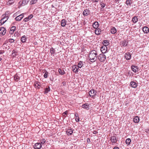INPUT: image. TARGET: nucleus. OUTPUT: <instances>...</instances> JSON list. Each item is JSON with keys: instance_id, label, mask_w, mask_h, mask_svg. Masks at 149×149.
I'll use <instances>...</instances> for the list:
<instances>
[{"instance_id": "1", "label": "nucleus", "mask_w": 149, "mask_h": 149, "mask_svg": "<svg viewBox=\"0 0 149 149\" xmlns=\"http://www.w3.org/2000/svg\"><path fill=\"white\" fill-rule=\"evenodd\" d=\"M97 55V52L95 50H93L90 52L88 58L90 60L91 62L95 61L97 58L96 56Z\"/></svg>"}, {"instance_id": "2", "label": "nucleus", "mask_w": 149, "mask_h": 149, "mask_svg": "<svg viewBox=\"0 0 149 149\" xmlns=\"http://www.w3.org/2000/svg\"><path fill=\"white\" fill-rule=\"evenodd\" d=\"M98 59L101 62H103L106 59V56L103 54H100L98 56Z\"/></svg>"}, {"instance_id": "3", "label": "nucleus", "mask_w": 149, "mask_h": 149, "mask_svg": "<svg viewBox=\"0 0 149 149\" xmlns=\"http://www.w3.org/2000/svg\"><path fill=\"white\" fill-rule=\"evenodd\" d=\"M128 42L127 40H122L120 42V47H126L128 44Z\"/></svg>"}, {"instance_id": "4", "label": "nucleus", "mask_w": 149, "mask_h": 149, "mask_svg": "<svg viewBox=\"0 0 149 149\" xmlns=\"http://www.w3.org/2000/svg\"><path fill=\"white\" fill-rule=\"evenodd\" d=\"M96 92L94 89H92L89 92V95L90 97H93L96 95Z\"/></svg>"}, {"instance_id": "5", "label": "nucleus", "mask_w": 149, "mask_h": 149, "mask_svg": "<svg viewBox=\"0 0 149 149\" xmlns=\"http://www.w3.org/2000/svg\"><path fill=\"white\" fill-rule=\"evenodd\" d=\"M100 50L103 54L105 53L107 51V47L104 45L102 46L100 49Z\"/></svg>"}, {"instance_id": "6", "label": "nucleus", "mask_w": 149, "mask_h": 149, "mask_svg": "<svg viewBox=\"0 0 149 149\" xmlns=\"http://www.w3.org/2000/svg\"><path fill=\"white\" fill-rule=\"evenodd\" d=\"M42 147L40 143H37L35 144L34 147L35 149H40Z\"/></svg>"}, {"instance_id": "7", "label": "nucleus", "mask_w": 149, "mask_h": 149, "mask_svg": "<svg viewBox=\"0 0 149 149\" xmlns=\"http://www.w3.org/2000/svg\"><path fill=\"white\" fill-rule=\"evenodd\" d=\"M0 33L3 36L6 33V29L4 27H1L0 28Z\"/></svg>"}, {"instance_id": "8", "label": "nucleus", "mask_w": 149, "mask_h": 149, "mask_svg": "<svg viewBox=\"0 0 149 149\" xmlns=\"http://www.w3.org/2000/svg\"><path fill=\"white\" fill-rule=\"evenodd\" d=\"M125 57L127 60H130L131 58V56L129 52H127L125 53Z\"/></svg>"}, {"instance_id": "9", "label": "nucleus", "mask_w": 149, "mask_h": 149, "mask_svg": "<svg viewBox=\"0 0 149 149\" xmlns=\"http://www.w3.org/2000/svg\"><path fill=\"white\" fill-rule=\"evenodd\" d=\"M33 15L32 14H31L30 15L24 19L23 21L24 22H26L30 20L33 17Z\"/></svg>"}, {"instance_id": "10", "label": "nucleus", "mask_w": 149, "mask_h": 149, "mask_svg": "<svg viewBox=\"0 0 149 149\" xmlns=\"http://www.w3.org/2000/svg\"><path fill=\"white\" fill-rule=\"evenodd\" d=\"M111 142L113 143H115L116 142L117 140L116 137L115 136H111L110 139Z\"/></svg>"}, {"instance_id": "11", "label": "nucleus", "mask_w": 149, "mask_h": 149, "mask_svg": "<svg viewBox=\"0 0 149 149\" xmlns=\"http://www.w3.org/2000/svg\"><path fill=\"white\" fill-rule=\"evenodd\" d=\"M24 17L23 14H22L16 17L15 19L16 21H20Z\"/></svg>"}, {"instance_id": "12", "label": "nucleus", "mask_w": 149, "mask_h": 149, "mask_svg": "<svg viewBox=\"0 0 149 149\" xmlns=\"http://www.w3.org/2000/svg\"><path fill=\"white\" fill-rule=\"evenodd\" d=\"M6 16V14H4L2 15V18L0 20V23L1 24V25L3 24L6 21V20H4V18Z\"/></svg>"}, {"instance_id": "13", "label": "nucleus", "mask_w": 149, "mask_h": 149, "mask_svg": "<svg viewBox=\"0 0 149 149\" xmlns=\"http://www.w3.org/2000/svg\"><path fill=\"white\" fill-rule=\"evenodd\" d=\"M132 70L135 73L138 72V68L137 66L134 65H133L132 66Z\"/></svg>"}, {"instance_id": "14", "label": "nucleus", "mask_w": 149, "mask_h": 149, "mask_svg": "<svg viewBox=\"0 0 149 149\" xmlns=\"http://www.w3.org/2000/svg\"><path fill=\"white\" fill-rule=\"evenodd\" d=\"M81 107L82 108L87 110L89 109V105L88 103H85L83 104Z\"/></svg>"}, {"instance_id": "15", "label": "nucleus", "mask_w": 149, "mask_h": 149, "mask_svg": "<svg viewBox=\"0 0 149 149\" xmlns=\"http://www.w3.org/2000/svg\"><path fill=\"white\" fill-rule=\"evenodd\" d=\"M90 12V10L88 9H85L83 12V14L84 16H87L88 15V13Z\"/></svg>"}, {"instance_id": "16", "label": "nucleus", "mask_w": 149, "mask_h": 149, "mask_svg": "<svg viewBox=\"0 0 149 149\" xmlns=\"http://www.w3.org/2000/svg\"><path fill=\"white\" fill-rule=\"evenodd\" d=\"M99 26L98 22H95L93 24V28L95 29H98Z\"/></svg>"}, {"instance_id": "17", "label": "nucleus", "mask_w": 149, "mask_h": 149, "mask_svg": "<svg viewBox=\"0 0 149 149\" xmlns=\"http://www.w3.org/2000/svg\"><path fill=\"white\" fill-rule=\"evenodd\" d=\"M130 85L131 87L135 88L137 87V84L136 82L132 81L130 82Z\"/></svg>"}, {"instance_id": "18", "label": "nucleus", "mask_w": 149, "mask_h": 149, "mask_svg": "<svg viewBox=\"0 0 149 149\" xmlns=\"http://www.w3.org/2000/svg\"><path fill=\"white\" fill-rule=\"evenodd\" d=\"M143 32L147 33L149 31V29L148 27L146 26L144 27L142 29Z\"/></svg>"}, {"instance_id": "19", "label": "nucleus", "mask_w": 149, "mask_h": 149, "mask_svg": "<svg viewBox=\"0 0 149 149\" xmlns=\"http://www.w3.org/2000/svg\"><path fill=\"white\" fill-rule=\"evenodd\" d=\"M134 122L136 123H138L139 121V118L137 116L134 117Z\"/></svg>"}, {"instance_id": "20", "label": "nucleus", "mask_w": 149, "mask_h": 149, "mask_svg": "<svg viewBox=\"0 0 149 149\" xmlns=\"http://www.w3.org/2000/svg\"><path fill=\"white\" fill-rule=\"evenodd\" d=\"M109 41L108 40H104L102 42V44L104 46H107L109 44Z\"/></svg>"}, {"instance_id": "21", "label": "nucleus", "mask_w": 149, "mask_h": 149, "mask_svg": "<svg viewBox=\"0 0 149 149\" xmlns=\"http://www.w3.org/2000/svg\"><path fill=\"white\" fill-rule=\"evenodd\" d=\"M66 23L67 21L66 20L63 19L61 21V25L62 26H65L66 24Z\"/></svg>"}, {"instance_id": "22", "label": "nucleus", "mask_w": 149, "mask_h": 149, "mask_svg": "<svg viewBox=\"0 0 149 149\" xmlns=\"http://www.w3.org/2000/svg\"><path fill=\"white\" fill-rule=\"evenodd\" d=\"M50 52L52 55V54H55L56 51L53 47H52L50 49Z\"/></svg>"}, {"instance_id": "23", "label": "nucleus", "mask_w": 149, "mask_h": 149, "mask_svg": "<svg viewBox=\"0 0 149 149\" xmlns=\"http://www.w3.org/2000/svg\"><path fill=\"white\" fill-rule=\"evenodd\" d=\"M77 66L76 65L73 66L72 67V71L75 73L78 72V68H77Z\"/></svg>"}, {"instance_id": "24", "label": "nucleus", "mask_w": 149, "mask_h": 149, "mask_svg": "<svg viewBox=\"0 0 149 149\" xmlns=\"http://www.w3.org/2000/svg\"><path fill=\"white\" fill-rule=\"evenodd\" d=\"M73 132V130L71 129H69L67 130L66 133H67V134L68 135H71Z\"/></svg>"}, {"instance_id": "25", "label": "nucleus", "mask_w": 149, "mask_h": 149, "mask_svg": "<svg viewBox=\"0 0 149 149\" xmlns=\"http://www.w3.org/2000/svg\"><path fill=\"white\" fill-rule=\"evenodd\" d=\"M137 17L138 16H135L133 17L132 21L133 22L136 23L138 21V19Z\"/></svg>"}, {"instance_id": "26", "label": "nucleus", "mask_w": 149, "mask_h": 149, "mask_svg": "<svg viewBox=\"0 0 149 149\" xmlns=\"http://www.w3.org/2000/svg\"><path fill=\"white\" fill-rule=\"evenodd\" d=\"M50 91L49 87L48 86L44 89V93L46 94Z\"/></svg>"}, {"instance_id": "27", "label": "nucleus", "mask_w": 149, "mask_h": 149, "mask_svg": "<svg viewBox=\"0 0 149 149\" xmlns=\"http://www.w3.org/2000/svg\"><path fill=\"white\" fill-rule=\"evenodd\" d=\"M116 32V29L114 27H113L112 28L111 30V32L112 34H115Z\"/></svg>"}, {"instance_id": "28", "label": "nucleus", "mask_w": 149, "mask_h": 149, "mask_svg": "<svg viewBox=\"0 0 149 149\" xmlns=\"http://www.w3.org/2000/svg\"><path fill=\"white\" fill-rule=\"evenodd\" d=\"M26 38L25 36H23L22 37L21 40L22 42L23 43H24L26 42Z\"/></svg>"}, {"instance_id": "29", "label": "nucleus", "mask_w": 149, "mask_h": 149, "mask_svg": "<svg viewBox=\"0 0 149 149\" xmlns=\"http://www.w3.org/2000/svg\"><path fill=\"white\" fill-rule=\"evenodd\" d=\"M14 78L15 80L17 81H18L19 79V77L18 76L17 74L14 76Z\"/></svg>"}, {"instance_id": "30", "label": "nucleus", "mask_w": 149, "mask_h": 149, "mask_svg": "<svg viewBox=\"0 0 149 149\" xmlns=\"http://www.w3.org/2000/svg\"><path fill=\"white\" fill-rule=\"evenodd\" d=\"M14 0H9L7 2V5H10L13 4L14 3Z\"/></svg>"}, {"instance_id": "31", "label": "nucleus", "mask_w": 149, "mask_h": 149, "mask_svg": "<svg viewBox=\"0 0 149 149\" xmlns=\"http://www.w3.org/2000/svg\"><path fill=\"white\" fill-rule=\"evenodd\" d=\"M131 141L130 139L128 138L125 141V143L127 145H129L130 144Z\"/></svg>"}, {"instance_id": "32", "label": "nucleus", "mask_w": 149, "mask_h": 149, "mask_svg": "<svg viewBox=\"0 0 149 149\" xmlns=\"http://www.w3.org/2000/svg\"><path fill=\"white\" fill-rule=\"evenodd\" d=\"M58 72L61 75H63L65 73L64 71L63 70H62L60 68L58 69Z\"/></svg>"}, {"instance_id": "33", "label": "nucleus", "mask_w": 149, "mask_h": 149, "mask_svg": "<svg viewBox=\"0 0 149 149\" xmlns=\"http://www.w3.org/2000/svg\"><path fill=\"white\" fill-rule=\"evenodd\" d=\"M83 65V62L82 61H79L78 64V66L77 67H78V68H81L82 67Z\"/></svg>"}, {"instance_id": "34", "label": "nucleus", "mask_w": 149, "mask_h": 149, "mask_svg": "<svg viewBox=\"0 0 149 149\" xmlns=\"http://www.w3.org/2000/svg\"><path fill=\"white\" fill-rule=\"evenodd\" d=\"M132 3L131 0H127L126 2V4L128 6H130Z\"/></svg>"}, {"instance_id": "35", "label": "nucleus", "mask_w": 149, "mask_h": 149, "mask_svg": "<svg viewBox=\"0 0 149 149\" xmlns=\"http://www.w3.org/2000/svg\"><path fill=\"white\" fill-rule=\"evenodd\" d=\"M29 0H23L22 2V5H24L25 4H27Z\"/></svg>"}, {"instance_id": "36", "label": "nucleus", "mask_w": 149, "mask_h": 149, "mask_svg": "<svg viewBox=\"0 0 149 149\" xmlns=\"http://www.w3.org/2000/svg\"><path fill=\"white\" fill-rule=\"evenodd\" d=\"M17 52L15 50H13L12 51V55L13 57H15L17 55Z\"/></svg>"}, {"instance_id": "37", "label": "nucleus", "mask_w": 149, "mask_h": 149, "mask_svg": "<svg viewBox=\"0 0 149 149\" xmlns=\"http://www.w3.org/2000/svg\"><path fill=\"white\" fill-rule=\"evenodd\" d=\"M100 4L102 8H104L106 5V4L104 3L103 1L100 2Z\"/></svg>"}, {"instance_id": "38", "label": "nucleus", "mask_w": 149, "mask_h": 149, "mask_svg": "<svg viewBox=\"0 0 149 149\" xmlns=\"http://www.w3.org/2000/svg\"><path fill=\"white\" fill-rule=\"evenodd\" d=\"M98 29L99 28L97 29H95V34L97 35H100V32H99V31H98Z\"/></svg>"}, {"instance_id": "39", "label": "nucleus", "mask_w": 149, "mask_h": 149, "mask_svg": "<svg viewBox=\"0 0 149 149\" xmlns=\"http://www.w3.org/2000/svg\"><path fill=\"white\" fill-rule=\"evenodd\" d=\"M37 0H31V1L30 4L32 5L36 3L37 2Z\"/></svg>"}, {"instance_id": "40", "label": "nucleus", "mask_w": 149, "mask_h": 149, "mask_svg": "<svg viewBox=\"0 0 149 149\" xmlns=\"http://www.w3.org/2000/svg\"><path fill=\"white\" fill-rule=\"evenodd\" d=\"M45 142V139H42L40 140V142L41 145L44 144Z\"/></svg>"}, {"instance_id": "41", "label": "nucleus", "mask_w": 149, "mask_h": 149, "mask_svg": "<svg viewBox=\"0 0 149 149\" xmlns=\"http://www.w3.org/2000/svg\"><path fill=\"white\" fill-rule=\"evenodd\" d=\"M16 29V27L15 26H12L10 29L11 30H12L13 31H15Z\"/></svg>"}, {"instance_id": "42", "label": "nucleus", "mask_w": 149, "mask_h": 149, "mask_svg": "<svg viewBox=\"0 0 149 149\" xmlns=\"http://www.w3.org/2000/svg\"><path fill=\"white\" fill-rule=\"evenodd\" d=\"M35 86L36 88L38 87V88H39L40 87H38L39 86H40L39 82L35 83Z\"/></svg>"}, {"instance_id": "43", "label": "nucleus", "mask_w": 149, "mask_h": 149, "mask_svg": "<svg viewBox=\"0 0 149 149\" xmlns=\"http://www.w3.org/2000/svg\"><path fill=\"white\" fill-rule=\"evenodd\" d=\"M48 72L47 71H46L44 74V77L45 78H47V74H48Z\"/></svg>"}, {"instance_id": "44", "label": "nucleus", "mask_w": 149, "mask_h": 149, "mask_svg": "<svg viewBox=\"0 0 149 149\" xmlns=\"http://www.w3.org/2000/svg\"><path fill=\"white\" fill-rule=\"evenodd\" d=\"M14 40L13 39H10L9 40V41L10 43H13L14 42Z\"/></svg>"}, {"instance_id": "45", "label": "nucleus", "mask_w": 149, "mask_h": 149, "mask_svg": "<svg viewBox=\"0 0 149 149\" xmlns=\"http://www.w3.org/2000/svg\"><path fill=\"white\" fill-rule=\"evenodd\" d=\"M14 36L15 37L18 36V33L17 32H15V33L14 34Z\"/></svg>"}, {"instance_id": "46", "label": "nucleus", "mask_w": 149, "mask_h": 149, "mask_svg": "<svg viewBox=\"0 0 149 149\" xmlns=\"http://www.w3.org/2000/svg\"><path fill=\"white\" fill-rule=\"evenodd\" d=\"M62 84L63 86H65L66 84V82L65 81H63L62 82Z\"/></svg>"}, {"instance_id": "47", "label": "nucleus", "mask_w": 149, "mask_h": 149, "mask_svg": "<svg viewBox=\"0 0 149 149\" xmlns=\"http://www.w3.org/2000/svg\"><path fill=\"white\" fill-rule=\"evenodd\" d=\"M14 32V31L11 30L10 29V30L9 32V33L10 34H13V33Z\"/></svg>"}, {"instance_id": "48", "label": "nucleus", "mask_w": 149, "mask_h": 149, "mask_svg": "<svg viewBox=\"0 0 149 149\" xmlns=\"http://www.w3.org/2000/svg\"><path fill=\"white\" fill-rule=\"evenodd\" d=\"M98 133V132L97 131H95V130H94L93 131V134H96L97 133Z\"/></svg>"}, {"instance_id": "49", "label": "nucleus", "mask_w": 149, "mask_h": 149, "mask_svg": "<svg viewBox=\"0 0 149 149\" xmlns=\"http://www.w3.org/2000/svg\"><path fill=\"white\" fill-rule=\"evenodd\" d=\"M75 120L76 122H78L79 121V118H76Z\"/></svg>"}, {"instance_id": "50", "label": "nucleus", "mask_w": 149, "mask_h": 149, "mask_svg": "<svg viewBox=\"0 0 149 149\" xmlns=\"http://www.w3.org/2000/svg\"><path fill=\"white\" fill-rule=\"evenodd\" d=\"M4 19L6 18V21L8 19V16H6L5 17H4Z\"/></svg>"}, {"instance_id": "51", "label": "nucleus", "mask_w": 149, "mask_h": 149, "mask_svg": "<svg viewBox=\"0 0 149 149\" xmlns=\"http://www.w3.org/2000/svg\"><path fill=\"white\" fill-rule=\"evenodd\" d=\"M99 0H93V2H97Z\"/></svg>"}, {"instance_id": "52", "label": "nucleus", "mask_w": 149, "mask_h": 149, "mask_svg": "<svg viewBox=\"0 0 149 149\" xmlns=\"http://www.w3.org/2000/svg\"><path fill=\"white\" fill-rule=\"evenodd\" d=\"M87 142H88L89 143L91 142L90 139L89 138H88L87 139Z\"/></svg>"}, {"instance_id": "53", "label": "nucleus", "mask_w": 149, "mask_h": 149, "mask_svg": "<svg viewBox=\"0 0 149 149\" xmlns=\"http://www.w3.org/2000/svg\"><path fill=\"white\" fill-rule=\"evenodd\" d=\"M4 52L3 51L0 50V54H2Z\"/></svg>"}, {"instance_id": "54", "label": "nucleus", "mask_w": 149, "mask_h": 149, "mask_svg": "<svg viewBox=\"0 0 149 149\" xmlns=\"http://www.w3.org/2000/svg\"><path fill=\"white\" fill-rule=\"evenodd\" d=\"M113 149H119V148L118 147H115Z\"/></svg>"}, {"instance_id": "55", "label": "nucleus", "mask_w": 149, "mask_h": 149, "mask_svg": "<svg viewBox=\"0 0 149 149\" xmlns=\"http://www.w3.org/2000/svg\"><path fill=\"white\" fill-rule=\"evenodd\" d=\"M67 113H68L67 111H65L63 113V114H65V115H67Z\"/></svg>"}, {"instance_id": "56", "label": "nucleus", "mask_w": 149, "mask_h": 149, "mask_svg": "<svg viewBox=\"0 0 149 149\" xmlns=\"http://www.w3.org/2000/svg\"><path fill=\"white\" fill-rule=\"evenodd\" d=\"M98 30V31H99V32H100V33L101 32V30L99 28V29Z\"/></svg>"}, {"instance_id": "57", "label": "nucleus", "mask_w": 149, "mask_h": 149, "mask_svg": "<svg viewBox=\"0 0 149 149\" xmlns=\"http://www.w3.org/2000/svg\"><path fill=\"white\" fill-rule=\"evenodd\" d=\"M2 60V58H0V61Z\"/></svg>"}, {"instance_id": "58", "label": "nucleus", "mask_w": 149, "mask_h": 149, "mask_svg": "<svg viewBox=\"0 0 149 149\" xmlns=\"http://www.w3.org/2000/svg\"><path fill=\"white\" fill-rule=\"evenodd\" d=\"M115 1H118V0H115Z\"/></svg>"}, {"instance_id": "59", "label": "nucleus", "mask_w": 149, "mask_h": 149, "mask_svg": "<svg viewBox=\"0 0 149 149\" xmlns=\"http://www.w3.org/2000/svg\"><path fill=\"white\" fill-rule=\"evenodd\" d=\"M75 116L77 117V116H76V115H75Z\"/></svg>"}]
</instances>
